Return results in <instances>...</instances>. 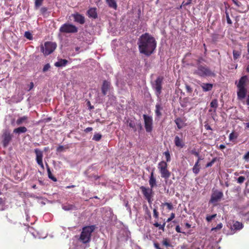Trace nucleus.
<instances>
[{
    "label": "nucleus",
    "mask_w": 249,
    "mask_h": 249,
    "mask_svg": "<svg viewBox=\"0 0 249 249\" xmlns=\"http://www.w3.org/2000/svg\"><path fill=\"white\" fill-rule=\"evenodd\" d=\"M138 45L140 53L149 56L154 53L157 47V42L153 36L145 33L140 36Z\"/></svg>",
    "instance_id": "1"
},
{
    "label": "nucleus",
    "mask_w": 249,
    "mask_h": 249,
    "mask_svg": "<svg viewBox=\"0 0 249 249\" xmlns=\"http://www.w3.org/2000/svg\"><path fill=\"white\" fill-rule=\"evenodd\" d=\"M193 73L201 77L214 76L215 73L206 65H198L193 70Z\"/></svg>",
    "instance_id": "2"
},
{
    "label": "nucleus",
    "mask_w": 249,
    "mask_h": 249,
    "mask_svg": "<svg viewBox=\"0 0 249 249\" xmlns=\"http://www.w3.org/2000/svg\"><path fill=\"white\" fill-rule=\"evenodd\" d=\"M94 225L88 226L82 229L79 238V241L84 244L89 243L91 239V233L95 230Z\"/></svg>",
    "instance_id": "3"
},
{
    "label": "nucleus",
    "mask_w": 249,
    "mask_h": 249,
    "mask_svg": "<svg viewBox=\"0 0 249 249\" xmlns=\"http://www.w3.org/2000/svg\"><path fill=\"white\" fill-rule=\"evenodd\" d=\"M56 47L55 43L47 41L44 43V45L40 46V50L45 55H48L54 51Z\"/></svg>",
    "instance_id": "4"
},
{
    "label": "nucleus",
    "mask_w": 249,
    "mask_h": 249,
    "mask_svg": "<svg viewBox=\"0 0 249 249\" xmlns=\"http://www.w3.org/2000/svg\"><path fill=\"white\" fill-rule=\"evenodd\" d=\"M168 164L165 161H161L158 163V169L162 178L168 179L171 176L170 172L167 169Z\"/></svg>",
    "instance_id": "5"
},
{
    "label": "nucleus",
    "mask_w": 249,
    "mask_h": 249,
    "mask_svg": "<svg viewBox=\"0 0 249 249\" xmlns=\"http://www.w3.org/2000/svg\"><path fill=\"white\" fill-rule=\"evenodd\" d=\"M142 194H143L145 199L148 201L149 204H151L154 196V192L153 189L149 187H145L142 186L140 188Z\"/></svg>",
    "instance_id": "6"
},
{
    "label": "nucleus",
    "mask_w": 249,
    "mask_h": 249,
    "mask_svg": "<svg viewBox=\"0 0 249 249\" xmlns=\"http://www.w3.org/2000/svg\"><path fill=\"white\" fill-rule=\"evenodd\" d=\"M60 32L65 34H74L78 32V28L70 23H65L60 27Z\"/></svg>",
    "instance_id": "7"
},
{
    "label": "nucleus",
    "mask_w": 249,
    "mask_h": 249,
    "mask_svg": "<svg viewBox=\"0 0 249 249\" xmlns=\"http://www.w3.org/2000/svg\"><path fill=\"white\" fill-rule=\"evenodd\" d=\"M163 79L162 77L159 76L152 86L153 89L155 90V94L158 97L160 96L161 93Z\"/></svg>",
    "instance_id": "8"
},
{
    "label": "nucleus",
    "mask_w": 249,
    "mask_h": 249,
    "mask_svg": "<svg viewBox=\"0 0 249 249\" xmlns=\"http://www.w3.org/2000/svg\"><path fill=\"white\" fill-rule=\"evenodd\" d=\"M144 119V127L147 132H151L153 129V119L152 117L146 114L143 115Z\"/></svg>",
    "instance_id": "9"
},
{
    "label": "nucleus",
    "mask_w": 249,
    "mask_h": 249,
    "mask_svg": "<svg viewBox=\"0 0 249 249\" xmlns=\"http://www.w3.org/2000/svg\"><path fill=\"white\" fill-rule=\"evenodd\" d=\"M223 196V193L222 192L218 190H215L213 192L211 195L210 203L213 204L216 203L217 202L220 201Z\"/></svg>",
    "instance_id": "10"
},
{
    "label": "nucleus",
    "mask_w": 249,
    "mask_h": 249,
    "mask_svg": "<svg viewBox=\"0 0 249 249\" xmlns=\"http://www.w3.org/2000/svg\"><path fill=\"white\" fill-rule=\"evenodd\" d=\"M12 135L8 130H5L2 135V144L3 147H6L8 146L9 142L12 139Z\"/></svg>",
    "instance_id": "11"
},
{
    "label": "nucleus",
    "mask_w": 249,
    "mask_h": 249,
    "mask_svg": "<svg viewBox=\"0 0 249 249\" xmlns=\"http://www.w3.org/2000/svg\"><path fill=\"white\" fill-rule=\"evenodd\" d=\"M34 152L36 155V161L37 164L43 169H44V165L43 163V152L40 150L36 148L35 149Z\"/></svg>",
    "instance_id": "12"
},
{
    "label": "nucleus",
    "mask_w": 249,
    "mask_h": 249,
    "mask_svg": "<svg viewBox=\"0 0 249 249\" xmlns=\"http://www.w3.org/2000/svg\"><path fill=\"white\" fill-rule=\"evenodd\" d=\"M71 16L73 17L74 21L75 22L80 24H84L85 23V17L79 13L76 12L74 14H72Z\"/></svg>",
    "instance_id": "13"
},
{
    "label": "nucleus",
    "mask_w": 249,
    "mask_h": 249,
    "mask_svg": "<svg viewBox=\"0 0 249 249\" xmlns=\"http://www.w3.org/2000/svg\"><path fill=\"white\" fill-rule=\"evenodd\" d=\"M243 224L239 221H234L231 227V234L234 233L237 231H239L243 229Z\"/></svg>",
    "instance_id": "14"
},
{
    "label": "nucleus",
    "mask_w": 249,
    "mask_h": 249,
    "mask_svg": "<svg viewBox=\"0 0 249 249\" xmlns=\"http://www.w3.org/2000/svg\"><path fill=\"white\" fill-rule=\"evenodd\" d=\"M237 99L240 101H242L244 99L247 95V88H237Z\"/></svg>",
    "instance_id": "15"
},
{
    "label": "nucleus",
    "mask_w": 249,
    "mask_h": 249,
    "mask_svg": "<svg viewBox=\"0 0 249 249\" xmlns=\"http://www.w3.org/2000/svg\"><path fill=\"white\" fill-rule=\"evenodd\" d=\"M248 81V77L247 76H242L237 84V88H247V83Z\"/></svg>",
    "instance_id": "16"
},
{
    "label": "nucleus",
    "mask_w": 249,
    "mask_h": 249,
    "mask_svg": "<svg viewBox=\"0 0 249 249\" xmlns=\"http://www.w3.org/2000/svg\"><path fill=\"white\" fill-rule=\"evenodd\" d=\"M96 10V8L95 7L90 8L87 12V14L89 18L93 19L97 18L98 14Z\"/></svg>",
    "instance_id": "17"
},
{
    "label": "nucleus",
    "mask_w": 249,
    "mask_h": 249,
    "mask_svg": "<svg viewBox=\"0 0 249 249\" xmlns=\"http://www.w3.org/2000/svg\"><path fill=\"white\" fill-rule=\"evenodd\" d=\"M110 82H108L107 80H105L103 82L101 90L102 92L104 95H106L107 93V92L108 91V90L110 89Z\"/></svg>",
    "instance_id": "18"
},
{
    "label": "nucleus",
    "mask_w": 249,
    "mask_h": 249,
    "mask_svg": "<svg viewBox=\"0 0 249 249\" xmlns=\"http://www.w3.org/2000/svg\"><path fill=\"white\" fill-rule=\"evenodd\" d=\"M149 183L150 186V188H153L157 186V181L156 178L154 175V170L152 171L150 174V176L149 180Z\"/></svg>",
    "instance_id": "19"
},
{
    "label": "nucleus",
    "mask_w": 249,
    "mask_h": 249,
    "mask_svg": "<svg viewBox=\"0 0 249 249\" xmlns=\"http://www.w3.org/2000/svg\"><path fill=\"white\" fill-rule=\"evenodd\" d=\"M175 144L177 147L183 148L185 146V142L182 139L178 136H176L174 139Z\"/></svg>",
    "instance_id": "20"
},
{
    "label": "nucleus",
    "mask_w": 249,
    "mask_h": 249,
    "mask_svg": "<svg viewBox=\"0 0 249 249\" xmlns=\"http://www.w3.org/2000/svg\"><path fill=\"white\" fill-rule=\"evenodd\" d=\"M68 63V61L65 59H59L58 61L54 63L56 67H62L65 66Z\"/></svg>",
    "instance_id": "21"
},
{
    "label": "nucleus",
    "mask_w": 249,
    "mask_h": 249,
    "mask_svg": "<svg viewBox=\"0 0 249 249\" xmlns=\"http://www.w3.org/2000/svg\"><path fill=\"white\" fill-rule=\"evenodd\" d=\"M27 131V128L25 126H19L18 128H15L13 130V133L19 135L21 133H25Z\"/></svg>",
    "instance_id": "22"
},
{
    "label": "nucleus",
    "mask_w": 249,
    "mask_h": 249,
    "mask_svg": "<svg viewBox=\"0 0 249 249\" xmlns=\"http://www.w3.org/2000/svg\"><path fill=\"white\" fill-rule=\"evenodd\" d=\"M143 210L144 211V217L146 220H151V212L149 210L148 207L144 205H143Z\"/></svg>",
    "instance_id": "23"
},
{
    "label": "nucleus",
    "mask_w": 249,
    "mask_h": 249,
    "mask_svg": "<svg viewBox=\"0 0 249 249\" xmlns=\"http://www.w3.org/2000/svg\"><path fill=\"white\" fill-rule=\"evenodd\" d=\"M28 119V117L27 116H23L18 118L16 121V124L18 125H20L24 123H26Z\"/></svg>",
    "instance_id": "24"
},
{
    "label": "nucleus",
    "mask_w": 249,
    "mask_h": 249,
    "mask_svg": "<svg viewBox=\"0 0 249 249\" xmlns=\"http://www.w3.org/2000/svg\"><path fill=\"white\" fill-rule=\"evenodd\" d=\"M201 87L204 91H208L211 90L213 87V85L210 83H203Z\"/></svg>",
    "instance_id": "25"
},
{
    "label": "nucleus",
    "mask_w": 249,
    "mask_h": 249,
    "mask_svg": "<svg viewBox=\"0 0 249 249\" xmlns=\"http://www.w3.org/2000/svg\"><path fill=\"white\" fill-rule=\"evenodd\" d=\"M108 6L114 10L117 9V4L115 0H106Z\"/></svg>",
    "instance_id": "26"
},
{
    "label": "nucleus",
    "mask_w": 249,
    "mask_h": 249,
    "mask_svg": "<svg viewBox=\"0 0 249 249\" xmlns=\"http://www.w3.org/2000/svg\"><path fill=\"white\" fill-rule=\"evenodd\" d=\"M163 110V107L161 104H157L156 105L155 113L157 116L160 117L161 116V111Z\"/></svg>",
    "instance_id": "27"
},
{
    "label": "nucleus",
    "mask_w": 249,
    "mask_h": 249,
    "mask_svg": "<svg viewBox=\"0 0 249 249\" xmlns=\"http://www.w3.org/2000/svg\"><path fill=\"white\" fill-rule=\"evenodd\" d=\"M126 122L128 124V125L130 128H132L134 132H136L137 131V128L136 123L135 121L131 119H128Z\"/></svg>",
    "instance_id": "28"
},
{
    "label": "nucleus",
    "mask_w": 249,
    "mask_h": 249,
    "mask_svg": "<svg viewBox=\"0 0 249 249\" xmlns=\"http://www.w3.org/2000/svg\"><path fill=\"white\" fill-rule=\"evenodd\" d=\"M46 168H47V173H48V177L50 179H52V180H53V181H57V179L56 178L54 177L51 171V170H50V168L49 167V165L47 163H46Z\"/></svg>",
    "instance_id": "29"
},
{
    "label": "nucleus",
    "mask_w": 249,
    "mask_h": 249,
    "mask_svg": "<svg viewBox=\"0 0 249 249\" xmlns=\"http://www.w3.org/2000/svg\"><path fill=\"white\" fill-rule=\"evenodd\" d=\"M175 122L178 129H181L183 127L184 121L180 118H177L175 120Z\"/></svg>",
    "instance_id": "30"
},
{
    "label": "nucleus",
    "mask_w": 249,
    "mask_h": 249,
    "mask_svg": "<svg viewBox=\"0 0 249 249\" xmlns=\"http://www.w3.org/2000/svg\"><path fill=\"white\" fill-rule=\"evenodd\" d=\"M166 222H167L164 221L162 224H160L158 222H156L153 224V225L155 227L158 228L159 230L164 231Z\"/></svg>",
    "instance_id": "31"
},
{
    "label": "nucleus",
    "mask_w": 249,
    "mask_h": 249,
    "mask_svg": "<svg viewBox=\"0 0 249 249\" xmlns=\"http://www.w3.org/2000/svg\"><path fill=\"white\" fill-rule=\"evenodd\" d=\"M63 209L65 211L73 210L75 209V206L73 205L68 204L63 206Z\"/></svg>",
    "instance_id": "32"
},
{
    "label": "nucleus",
    "mask_w": 249,
    "mask_h": 249,
    "mask_svg": "<svg viewBox=\"0 0 249 249\" xmlns=\"http://www.w3.org/2000/svg\"><path fill=\"white\" fill-rule=\"evenodd\" d=\"M193 172L194 173H195L196 175H197L198 174L200 171V168L199 166H198L197 162H196L194 167L192 169Z\"/></svg>",
    "instance_id": "33"
},
{
    "label": "nucleus",
    "mask_w": 249,
    "mask_h": 249,
    "mask_svg": "<svg viewBox=\"0 0 249 249\" xmlns=\"http://www.w3.org/2000/svg\"><path fill=\"white\" fill-rule=\"evenodd\" d=\"M210 106L211 107L216 109L218 107L217 100L216 99H213L210 103Z\"/></svg>",
    "instance_id": "34"
},
{
    "label": "nucleus",
    "mask_w": 249,
    "mask_h": 249,
    "mask_svg": "<svg viewBox=\"0 0 249 249\" xmlns=\"http://www.w3.org/2000/svg\"><path fill=\"white\" fill-rule=\"evenodd\" d=\"M238 137V134L233 132H231L229 135V140L230 141H233V140L237 139Z\"/></svg>",
    "instance_id": "35"
},
{
    "label": "nucleus",
    "mask_w": 249,
    "mask_h": 249,
    "mask_svg": "<svg viewBox=\"0 0 249 249\" xmlns=\"http://www.w3.org/2000/svg\"><path fill=\"white\" fill-rule=\"evenodd\" d=\"M161 206H166L169 210H173L174 207L171 203L165 202L161 204Z\"/></svg>",
    "instance_id": "36"
},
{
    "label": "nucleus",
    "mask_w": 249,
    "mask_h": 249,
    "mask_svg": "<svg viewBox=\"0 0 249 249\" xmlns=\"http://www.w3.org/2000/svg\"><path fill=\"white\" fill-rule=\"evenodd\" d=\"M102 138V135L99 133H96L94 135L92 140L95 141H99Z\"/></svg>",
    "instance_id": "37"
},
{
    "label": "nucleus",
    "mask_w": 249,
    "mask_h": 249,
    "mask_svg": "<svg viewBox=\"0 0 249 249\" xmlns=\"http://www.w3.org/2000/svg\"><path fill=\"white\" fill-rule=\"evenodd\" d=\"M241 55V53L240 52L236 50L233 51V58L234 60L237 59L239 57V56Z\"/></svg>",
    "instance_id": "38"
},
{
    "label": "nucleus",
    "mask_w": 249,
    "mask_h": 249,
    "mask_svg": "<svg viewBox=\"0 0 249 249\" xmlns=\"http://www.w3.org/2000/svg\"><path fill=\"white\" fill-rule=\"evenodd\" d=\"M163 154L165 156L166 163L167 162L170 161V160H171V156H170V154L169 152L168 151H166L164 152Z\"/></svg>",
    "instance_id": "39"
},
{
    "label": "nucleus",
    "mask_w": 249,
    "mask_h": 249,
    "mask_svg": "<svg viewBox=\"0 0 249 249\" xmlns=\"http://www.w3.org/2000/svg\"><path fill=\"white\" fill-rule=\"evenodd\" d=\"M44 0H35V6L36 8L39 7L42 4Z\"/></svg>",
    "instance_id": "40"
},
{
    "label": "nucleus",
    "mask_w": 249,
    "mask_h": 249,
    "mask_svg": "<svg viewBox=\"0 0 249 249\" xmlns=\"http://www.w3.org/2000/svg\"><path fill=\"white\" fill-rule=\"evenodd\" d=\"M216 215H217L216 214H213L211 215H207L206 216V219L208 222H210L212 221V220L213 218H215L216 217Z\"/></svg>",
    "instance_id": "41"
},
{
    "label": "nucleus",
    "mask_w": 249,
    "mask_h": 249,
    "mask_svg": "<svg viewBox=\"0 0 249 249\" xmlns=\"http://www.w3.org/2000/svg\"><path fill=\"white\" fill-rule=\"evenodd\" d=\"M222 227H223V224H222V223H220L217 224V225L215 227L213 228L212 229L211 231H217V230H220V229H221Z\"/></svg>",
    "instance_id": "42"
},
{
    "label": "nucleus",
    "mask_w": 249,
    "mask_h": 249,
    "mask_svg": "<svg viewBox=\"0 0 249 249\" xmlns=\"http://www.w3.org/2000/svg\"><path fill=\"white\" fill-rule=\"evenodd\" d=\"M24 36L29 40H32L33 39L32 34L28 31L25 32Z\"/></svg>",
    "instance_id": "43"
},
{
    "label": "nucleus",
    "mask_w": 249,
    "mask_h": 249,
    "mask_svg": "<svg viewBox=\"0 0 249 249\" xmlns=\"http://www.w3.org/2000/svg\"><path fill=\"white\" fill-rule=\"evenodd\" d=\"M162 244L163 245L166 246V247L172 246L170 243H169L168 240L166 238L163 239L162 241Z\"/></svg>",
    "instance_id": "44"
},
{
    "label": "nucleus",
    "mask_w": 249,
    "mask_h": 249,
    "mask_svg": "<svg viewBox=\"0 0 249 249\" xmlns=\"http://www.w3.org/2000/svg\"><path fill=\"white\" fill-rule=\"evenodd\" d=\"M204 59L202 57H199L196 60V66L198 65H202V61H204Z\"/></svg>",
    "instance_id": "45"
},
{
    "label": "nucleus",
    "mask_w": 249,
    "mask_h": 249,
    "mask_svg": "<svg viewBox=\"0 0 249 249\" xmlns=\"http://www.w3.org/2000/svg\"><path fill=\"white\" fill-rule=\"evenodd\" d=\"M245 179L246 178L244 177L240 176L237 178V181L238 183L242 184L244 182Z\"/></svg>",
    "instance_id": "46"
},
{
    "label": "nucleus",
    "mask_w": 249,
    "mask_h": 249,
    "mask_svg": "<svg viewBox=\"0 0 249 249\" xmlns=\"http://www.w3.org/2000/svg\"><path fill=\"white\" fill-rule=\"evenodd\" d=\"M215 160H216L215 158L213 159L210 162L207 163V164L206 165V167L207 168V167H211L213 165V164L214 163Z\"/></svg>",
    "instance_id": "47"
},
{
    "label": "nucleus",
    "mask_w": 249,
    "mask_h": 249,
    "mask_svg": "<svg viewBox=\"0 0 249 249\" xmlns=\"http://www.w3.org/2000/svg\"><path fill=\"white\" fill-rule=\"evenodd\" d=\"M159 216V212H158L156 208H154L153 210V216L156 218H158Z\"/></svg>",
    "instance_id": "48"
},
{
    "label": "nucleus",
    "mask_w": 249,
    "mask_h": 249,
    "mask_svg": "<svg viewBox=\"0 0 249 249\" xmlns=\"http://www.w3.org/2000/svg\"><path fill=\"white\" fill-rule=\"evenodd\" d=\"M226 19H227V23L229 24H231L232 21L230 18L228 12H227V11L226 12Z\"/></svg>",
    "instance_id": "49"
},
{
    "label": "nucleus",
    "mask_w": 249,
    "mask_h": 249,
    "mask_svg": "<svg viewBox=\"0 0 249 249\" xmlns=\"http://www.w3.org/2000/svg\"><path fill=\"white\" fill-rule=\"evenodd\" d=\"M50 65L49 63L46 64V65H44L43 68V71L44 72L47 71L50 68Z\"/></svg>",
    "instance_id": "50"
},
{
    "label": "nucleus",
    "mask_w": 249,
    "mask_h": 249,
    "mask_svg": "<svg viewBox=\"0 0 249 249\" xmlns=\"http://www.w3.org/2000/svg\"><path fill=\"white\" fill-rule=\"evenodd\" d=\"M175 214L174 213H171L170 217H169L167 219L166 222H170L171 221H172L175 218Z\"/></svg>",
    "instance_id": "51"
},
{
    "label": "nucleus",
    "mask_w": 249,
    "mask_h": 249,
    "mask_svg": "<svg viewBox=\"0 0 249 249\" xmlns=\"http://www.w3.org/2000/svg\"><path fill=\"white\" fill-rule=\"evenodd\" d=\"M191 153L197 157H200L199 153L197 152L195 149L191 150Z\"/></svg>",
    "instance_id": "52"
},
{
    "label": "nucleus",
    "mask_w": 249,
    "mask_h": 249,
    "mask_svg": "<svg viewBox=\"0 0 249 249\" xmlns=\"http://www.w3.org/2000/svg\"><path fill=\"white\" fill-rule=\"evenodd\" d=\"M243 159L246 161H248L249 160V151H248L243 157Z\"/></svg>",
    "instance_id": "53"
},
{
    "label": "nucleus",
    "mask_w": 249,
    "mask_h": 249,
    "mask_svg": "<svg viewBox=\"0 0 249 249\" xmlns=\"http://www.w3.org/2000/svg\"><path fill=\"white\" fill-rule=\"evenodd\" d=\"M47 8L45 7H43L40 9V12L42 14H44L47 11Z\"/></svg>",
    "instance_id": "54"
},
{
    "label": "nucleus",
    "mask_w": 249,
    "mask_h": 249,
    "mask_svg": "<svg viewBox=\"0 0 249 249\" xmlns=\"http://www.w3.org/2000/svg\"><path fill=\"white\" fill-rule=\"evenodd\" d=\"M232 1L238 7H240L241 5V2L236 0H232Z\"/></svg>",
    "instance_id": "55"
},
{
    "label": "nucleus",
    "mask_w": 249,
    "mask_h": 249,
    "mask_svg": "<svg viewBox=\"0 0 249 249\" xmlns=\"http://www.w3.org/2000/svg\"><path fill=\"white\" fill-rule=\"evenodd\" d=\"M185 88H186V90L188 92H190V93L192 92V89L190 87V86L186 85L185 86Z\"/></svg>",
    "instance_id": "56"
},
{
    "label": "nucleus",
    "mask_w": 249,
    "mask_h": 249,
    "mask_svg": "<svg viewBox=\"0 0 249 249\" xmlns=\"http://www.w3.org/2000/svg\"><path fill=\"white\" fill-rule=\"evenodd\" d=\"M192 0H188L187 2H185L184 1H183L182 2V5H183V6H187L191 3Z\"/></svg>",
    "instance_id": "57"
},
{
    "label": "nucleus",
    "mask_w": 249,
    "mask_h": 249,
    "mask_svg": "<svg viewBox=\"0 0 249 249\" xmlns=\"http://www.w3.org/2000/svg\"><path fill=\"white\" fill-rule=\"evenodd\" d=\"M92 130V127H87L86 128L85 130H84V131L86 133H88V132H90Z\"/></svg>",
    "instance_id": "58"
},
{
    "label": "nucleus",
    "mask_w": 249,
    "mask_h": 249,
    "mask_svg": "<svg viewBox=\"0 0 249 249\" xmlns=\"http://www.w3.org/2000/svg\"><path fill=\"white\" fill-rule=\"evenodd\" d=\"M204 127L207 130H212L211 126L209 125L208 124H206L204 125Z\"/></svg>",
    "instance_id": "59"
},
{
    "label": "nucleus",
    "mask_w": 249,
    "mask_h": 249,
    "mask_svg": "<svg viewBox=\"0 0 249 249\" xmlns=\"http://www.w3.org/2000/svg\"><path fill=\"white\" fill-rule=\"evenodd\" d=\"M176 231L178 233H180L181 232V231H180V226L179 225H177L176 227Z\"/></svg>",
    "instance_id": "60"
},
{
    "label": "nucleus",
    "mask_w": 249,
    "mask_h": 249,
    "mask_svg": "<svg viewBox=\"0 0 249 249\" xmlns=\"http://www.w3.org/2000/svg\"><path fill=\"white\" fill-rule=\"evenodd\" d=\"M5 204V201L2 198L0 197V205L3 206Z\"/></svg>",
    "instance_id": "61"
},
{
    "label": "nucleus",
    "mask_w": 249,
    "mask_h": 249,
    "mask_svg": "<svg viewBox=\"0 0 249 249\" xmlns=\"http://www.w3.org/2000/svg\"><path fill=\"white\" fill-rule=\"evenodd\" d=\"M63 148H64V147L63 146H62V145L59 146L57 147V151L58 152L62 151L63 150Z\"/></svg>",
    "instance_id": "62"
},
{
    "label": "nucleus",
    "mask_w": 249,
    "mask_h": 249,
    "mask_svg": "<svg viewBox=\"0 0 249 249\" xmlns=\"http://www.w3.org/2000/svg\"><path fill=\"white\" fill-rule=\"evenodd\" d=\"M197 158H198L197 160V161L196 162H197L198 166H200L199 162H200V160H202V158H201V157H198Z\"/></svg>",
    "instance_id": "63"
},
{
    "label": "nucleus",
    "mask_w": 249,
    "mask_h": 249,
    "mask_svg": "<svg viewBox=\"0 0 249 249\" xmlns=\"http://www.w3.org/2000/svg\"><path fill=\"white\" fill-rule=\"evenodd\" d=\"M246 104L248 106H249V94L248 95L247 100H246Z\"/></svg>",
    "instance_id": "64"
}]
</instances>
